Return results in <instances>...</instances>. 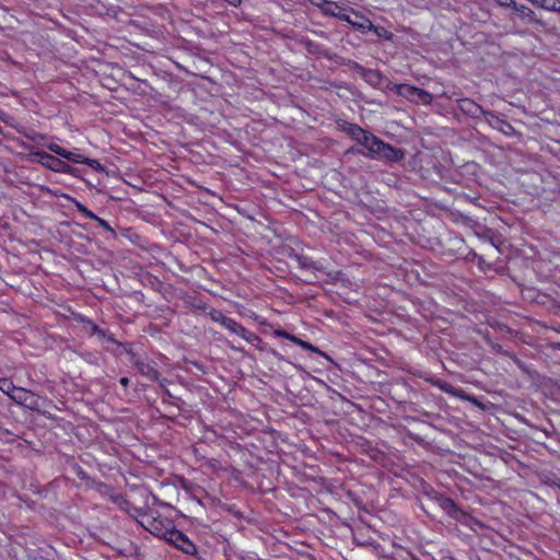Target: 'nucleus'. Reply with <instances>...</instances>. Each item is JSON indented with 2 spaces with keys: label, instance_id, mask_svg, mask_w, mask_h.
Instances as JSON below:
<instances>
[{
  "label": "nucleus",
  "instance_id": "obj_11",
  "mask_svg": "<svg viewBox=\"0 0 560 560\" xmlns=\"http://www.w3.org/2000/svg\"><path fill=\"white\" fill-rule=\"evenodd\" d=\"M495 119V127L504 135L511 136L515 133V129L513 126L504 120L499 119L498 117H494Z\"/></svg>",
  "mask_w": 560,
  "mask_h": 560
},
{
  "label": "nucleus",
  "instance_id": "obj_5",
  "mask_svg": "<svg viewBox=\"0 0 560 560\" xmlns=\"http://www.w3.org/2000/svg\"><path fill=\"white\" fill-rule=\"evenodd\" d=\"M12 399L16 404L25 406L30 409L38 408V397L24 388L18 387V389L14 390V394H12Z\"/></svg>",
  "mask_w": 560,
  "mask_h": 560
},
{
  "label": "nucleus",
  "instance_id": "obj_6",
  "mask_svg": "<svg viewBox=\"0 0 560 560\" xmlns=\"http://www.w3.org/2000/svg\"><path fill=\"white\" fill-rule=\"evenodd\" d=\"M167 540L173 542L178 549L186 553H191L195 550V546L190 542V540L178 530H170Z\"/></svg>",
  "mask_w": 560,
  "mask_h": 560
},
{
  "label": "nucleus",
  "instance_id": "obj_22",
  "mask_svg": "<svg viewBox=\"0 0 560 560\" xmlns=\"http://www.w3.org/2000/svg\"><path fill=\"white\" fill-rule=\"evenodd\" d=\"M238 323L232 318H230L226 323L224 328L231 331L232 334L235 331V328L237 327Z\"/></svg>",
  "mask_w": 560,
  "mask_h": 560
},
{
  "label": "nucleus",
  "instance_id": "obj_3",
  "mask_svg": "<svg viewBox=\"0 0 560 560\" xmlns=\"http://www.w3.org/2000/svg\"><path fill=\"white\" fill-rule=\"evenodd\" d=\"M47 148L49 151L54 152L55 154H57L63 159H67L71 162L82 163V164H86L89 166H94V164L98 165L97 161L89 159V158H84L82 154L77 153V152H70V151L61 148L57 143H49V144H47Z\"/></svg>",
  "mask_w": 560,
  "mask_h": 560
},
{
  "label": "nucleus",
  "instance_id": "obj_9",
  "mask_svg": "<svg viewBox=\"0 0 560 560\" xmlns=\"http://www.w3.org/2000/svg\"><path fill=\"white\" fill-rule=\"evenodd\" d=\"M237 336H240L241 338H243L244 340H246L247 342H255V341H259V337L247 330L244 326H242L241 324L237 325V327L235 328V331L233 332Z\"/></svg>",
  "mask_w": 560,
  "mask_h": 560
},
{
  "label": "nucleus",
  "instance_id": "obj_12",
  "mask_svg": "<svg viewBox=\"0 0 560 560\" xmlns=\"http://www.w3.org/2000/svg\"><path fill=\"white\" fill-rule=\"evenodd\" d=\"M86 329H89L92 334L97 335L98 338L107 339L109 342H115V339L112 336L106 337V334L104 330L98 328L94 323L88 322L86 323Z\"/></svg>",
  "mask_w": 560,
  "mask_h": 560
},
{
  "label": "nucleus",
  "instance_id": "obj_14",
  "mask_svg": "<svg viewBox=\"0 0 560 560\" xmlns=\"http://www.w3.org/2000/svg\"><path fill=\"white\" fill-rule=\"evenodd\" d=\"M371 31H373L378 38H384V39H387V40L393 38V34L389 31H387L385 27L375 26L373 24V27H372Z\"/></svg>",
  "mask_w": 560,
  "mask_h": 560
},
{
  "label": "nucleus",
  "instance_id": "obj_25",
  "mask_svg": "<svg viewBox=\"0 0 560 560\" xmlns=\"http://www.w3.org/2000/svg\"><path fill=\"white\" fill-rule=\"evenodd\" d=\"M438 386L444 390L445 393H453L452 389H451V386L447 384V383H442V382H439L438 383Z\"/></svg>",
  "mask_w": 560,
  "mask_h": 560
},
{
  "label": "nucleus",
  "instance_id": "obj_21",
  "mask_svg": "<svg viewBox=\"0 0 560 560\" xmlns=\"http://www.w3.org/2000/svg\"><path fill=\"white\" fill-rule=\"evenodd\" d=\"M497 4L502 8H513L515 7L516 2L514 0H495Z\"/></svg>",
  "mask_w": 560,
  "mask_h": 560
},
{
  "label": "nucleus",
  "instance_id": "obj_24",
  "mask_svg": "<svg viewBox=\"0 0 560 560\" xmlns=\"http://www.w3.org/2000/svg\"><path fill=\"white\" fill-rule=\"evenodd\" d=\"M95 221L105 230L109 231L110 233H114L113 229L108 225V223L105 220L97 217Z\"/></svg>",
  "mask_w": 560,
  "mask_h": 560
},
{
  "label": "nucleus",
  "instance_id": "obj_15",
  "mask_svg": "<svg viewBox=\"0 0 560 560\" xmlns=\"http://www.w3.org/2000/svg\"><path fill=\"white\" fill-rule=\"evenodd\" d=\"M158 522L154 521L152 522L151 524V528L149 529L151 533H153L154 535L159 536V537H163L167 540V537H168V533L170 530H161L159 527H158Z\"/></svg>",
  "mask_w": 560,
  "mask_h": 560
},
{
  "label": "nucleus",
  "instance_id": "obj_23",
  "mask_svg": "<svg viewBox=\"0 0 560 560\" xmlns=\"http://www.w3.org/2000/svg\"><path fill=\"white\" fill-rule=\"evenodd\" d=\"M278 335L283 337V338H285V339H288V340H290V341H292V342H294V343H296V341H299V339H300V338H298V337H295L293 335H290V334H288L285 331H279Z\"/></svg>",
  "mask_w": 560,
  "mask_h": 560
},
{
  "label": "nucleus",
  "instance_id": "obj_19",
  "mask_svg": "<svg viewBox=\"0 0 560 560\" xmlns=\"http://www.w3.org/2000/svg\"><path fill=\"white\" fill-rule=\"evenodd\" d=\"M296 345H299L300 347H302L303 349H306V350H310L312 352H316V353H322L316 347H314L313 345H311L310 342L307 341H304L302 339H299V341H296Z\"/></svg>",
  "mask_w": 560,
  "mask_h": 560
},
{
  "label": "nucleus",
  "instance_id": "obj_26",
  "mask_svg": "<svg viewBox=\"0 0 560 560\" xmlns=\"http://www.w3.org/2000/svg\"><path fill=\"white\" fill-rule=\"evenodd\" d=\"M120 383H121L122 385H126V384L128 383V380H127L126 377H122V378L120 380Z\"/></svg>",
  "mask_w": 560,
  "mask_h": 560
},
{
  "label": "nucleus",
  "instance_id": "obj_16",
  "mask_svg": "<svg viewBox=\"0 0 560 560\" xmlns=\"http://www.w3.org/2000/svg\"><path fill=\"white\" fill-rule=\"evenodd\" d=\"M298 261L304 269H317L316 264L307 257H299Z\"/></svg>",
  "mask_w": 560,
  "mask_h": 560
},
{
  "label": "nucleus",
  "instance_id": "obj_17",
  "mask_svg": "<svg viewBox=\"0 0 560 560\" xmlns=\"http://www.w3.org/2000/svg\"><path fill=\"white\" fill-rule=\"evenodd\" d=\"M211 318L223 327L225 326V323L230 319V317H226L225 315L218 311L211 313Z\"/></svg>",
  "mask_w": 560,
  "mask_h": 560
},
{
  "label": "nucleus",
  "instance_id": "obj_4",
  "mask_svg": "<svg viewBox=\"0 0 560 560\" xmlns=\"http://www.w3.org/2000/svg\"><path fill=\"white\" fill-rule=\"evenodd\" d=\"M34 158L38 163H40L43 166L55 171V172H67L69 168V165L62 162L61 160L46 153L43 151L35 152Z\"/></svg>",
  "mask_w": 560,
  "mask_h": 560
},
{
  "label": "nucleus",
  "instance_id": "obj_18",
  "mask_svg": "<svg viewBox=\"0 0 560 560\" xmlns=\"http://www.w3.org/2000/svg\"><path fill=\"white\" fill-rule=\"evenodd\" d=\"M351 16H352L351 9L348 10L342 7L340 9V13L336 15V18H338L339 20L346 21L347 23H349Z\"/></svg>",
  "mask_w": 560,
  "mask_h": 560
},
{
  "label": "nucleus",
  "instance_id": "obj_20",
  "mask_svg": "<svg viewBox=\"0 0 560 560\" xmlns=\"http://www.w3.org/2000/svg\"><path fill=\"white\" fill-rule=\"evenodd\" d=\"M78 209L80 212H82L86 218H90L92 220L97 219V215H95L92 211L88 210L83 205L78 203Z\"/></svg>",
  "mask_w": 560,
  "mask_h": 560
},
{
  "label": "nucleus",
  "instance_id": "obj_13",
  "mask_svg": "<svg viewBox=\"0 0 560 560\" xmlns=\"http://www.w3.org/2000/svg\"><path fill=\"white\" fill-rule=\"evenodd\" d=\"M18 387L13 385V383L8 378L0 380V390L12 398V394L16 390Z\"/></svg>",
  "mask_w": 560,
  "mask_h": 560
},
{
  "label": "nucleus",
  "instance_id": "obj_8",
  "mask_svg": "<svg viewBox=\"0 0 560 560\" xmlns=\"http://www.w3.org/2000/svg\"><path fill=\"white\" fill-rule=\"evenodd\" d=\"M514 10L516 11V13L518 14V16L522 20H524L526 22H534L535 21L536 14H535V12L530 8H528V7L524 5V4H517L516 3L515 7H514Z\"/></svg>",
  "mask_w": 560,
  "mask_h": 560
},
{
  "label": "nucleus",
  "instance_id": "obj_2",
  "mask_svg": "<svg viewBox=\"0 0 560 560\" xmlns=\"http://www.w3.org/2000/svg\"><path fill=\"white\" fill-rule=\"evenodd\" d=\"M394 90L398 95L411 102L421 103L424 105H428L432 102V96L427 91L409 84H396Z\"/></svg>",
  "mask_w": 560,
  "mask_h": 560
},
{
  "label": "nucleus",
  "instance_id": "obj_10",
  "mask_svg": "<svg viewBox=\"0 0 560 560\" xmlns=\"http://www.w3.org/2000/svg\"><path fill=\"white\" fill-rule=\"evenodd\" d=\"M322 9L326 14L336 16L340 13L341 7L331 1H323Z\"/></svg>",
  "mask_w": 560,
  "mask_h": 560
},
{
  "label": "nucleus",
  "instance_id": "obj_1",
  "mask_svg": "<svg viewBox=\"0 0 560 560\" xmlns=\"http://www.w3.org/2000/svg\"><path fill=\"white\" fill-rule=\"evenodd\" d=\"M355 142L361 144L366 152L363 154L371 159H378L385 161H400L405 158V153L400 149H396L388 143H385L374 135L365 131L360 126L354 124H347L343 129Z\"/></svg>",
  "mask_w": 560,
  "mask_h": 560
},
{
  "label": "nucleus",
  "instance_id": "obj_7",
  "mask_svg": "<svg viewBox=\"0 0 560 560\" xmlns=\"http://www.w3.org/2000/svg\"><path fill=\"white\" fill-rule=\"evenodd\" d=\"M351 19L349 21V24L352 25L354 28L366 32L369 30H372L373 23L363 14H361L359 11H355L351 9Z\"/></svg>",
  "mask_w": 560,
  "mask_h": 560
}]
</instances>
